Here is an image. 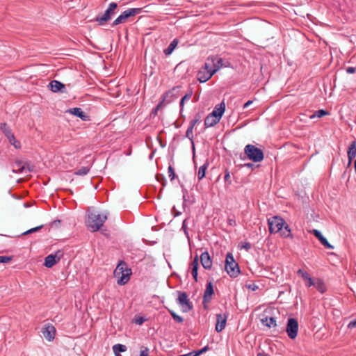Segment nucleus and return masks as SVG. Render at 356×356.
Segmentation results:
<instances>
[{"label":"nucleus","mask_w":356,"mask_h":356,"mask_svg":"<svg viewBox=\"0 0 356 356\" xmlns=\"http://www.w3.org/2000/svg\"><path fill=\"white\" fill-rule=\"evenodd\" d=\"M200 120H201V115L200 113H197L195 115V118L193 120H192L191 122H190V125L193 126V127H195L197 124L200 123Z\"/></svg>","instance_id":"37998d69"},{"label":"nucleus","mask_w":356,"mask_h":356,"mask_svg":"<svg viewBox=\"0 0 356 356\" xmlns=\"http://www.w3.org/2000/svg\"><path fill=\"white\" fill-rule=\"evenodd\" d=\"M244 166L252 170L254 168V164L252 163H245Z\"/></svg>","instance_id":"bf43d9fd"},{"label":"nucleus","mask_w":356,"mask_h":356,"mask_svg":"<svg viewBox=\"0 0 356 356\" xmlns=\"http://www.w3.org/2000/svg\"><path fill=\"white\" fill-rule=\"evenodd\" d=\"M181 229L184 230L185 235L188 238V232L186 227V220H184L182 222Z\"/></svg>","instance_id":"3c124183"},{"label":"nucleus","mask_w":356,"mask_h":356,"mask_svg":"<svg viewBox=\"0 0 356 356\" xmlns=\"http://www.w3.org/2000/svg\"><path fill=\"white\" fill-rule=\"evenodd\" d=\"M347 156L348 159V164L350 165L353 159L356 156V140L352 141V143L349 145L347 151Z\"/></svg>","instance_id":"393cba45"},{"label":"nucleus","mask_w":356,"mask_h":356,"mask_svg":"<svg viewBox=\"0 0 356 356\" xmlns=\"http://www.w3.org/2000/svg\"><path fill=\"white\" fill-rule=\"evenodd\" d=\"M124 271L125 272H122V273H120L119 277H117L118 279V284L119 285H124L130 279V275H131V269L128 268Z\"/></svg>","instance_id":"412c9836"},{"label":"nucleus","mask_w":356,"mask_h":356,"mask_svg":"<svg viewBox=\"0 0 356 356\" xmlns=\"http://www.w3.org/2000/svg\"><path fill=\"white\" fill-rule=\"evenodd\" d=\"M348 327L350 329L356 327V318L350 321L348 325Z\"/></svg>","instance_id":"6e6d98bb"},{"label":"nucleus","mask_w":356,"mask_h":356,"mask_svg":"<svg viewBox=\"0 0 356 356\" xmlns=\"http://www.w3.org/2000/svg\"><path fill=\"white\" fill-rule=\"evenodd\" d=\"M178 44V40L177 39H174L168 45V47L163 50V53L166 56L170 55L174 49L176 48V47Z\"/></svg>","instance_id":"7c9ffc66"},{"label":"nucleus","mask_w":356,"mask_h":356,"mask_svg":"<svg viewBox=\"0 0 356 356\" xmlns=\"http://www.w3.org/2000/svg\"><path fill=\"white\" fill-rule=\"evenodd\" d=\"M193 95V90L191 89L180 100L179 106H180V112H181L184 109V103L186 101H188Z\"/></svg>","instance_id":"f704fd0d"},{"label":"nucleus","mask_w":356,"mask_h":356,"mask_svg":"<svg viewBox=\"0 0 356 356\" xmlns=\"http://www.w3.org/2000/svg\"><path fill=\"white\" fill-rule=\"evenodd\" d=\"M312 233L316 237L321 243L327 249H334V246L331 245L327 238L324 237L322 234V233L318 230V229H313Z\"/></svg>","instance_id":"f3484780"},{"label":"nucleus","mask_w":356,"mask_h":356,"mask_svg":"<svg viewBox=\"0 0 356 356\" xmlns=\"http://www.w3.org/2000/svg\"><path fill=\"white\" fill-rule=\"evenodd\" d=\"M286 332L291 339L296 338L298 332V322L294 318H289L287 321Z\"/></svg>","instance_id":"6e6552de"},{"label":"nucleus","mask_w":356,"mask_h":356,"mask_svg":"<svg viewBox=\"0 0 356 356\" xmlns=\"http://www.w3.org/2000/svg\"><path fill=\"white\" fill-rule=\"evenodd\" d=\"M313 286H314L321 293H324L327 291L326 285L322 279L318 278L316 280H314V284Z\"/></svg>","instance_id":"c85d7f7f"},{"label":"nucleus","mask_w":356,"mask_h":356,"mask_svg":"<svg viewBox=\"0 0 356 356\" xmlns=\"http://www.w3.org/2000/svg\"><path fill=\"white\" fill-rule=\"evenodd\" d=\"M115 356H121L120 353L127 350V346L123 344L117 343L113 346Z\"/></svg>","instance_id":"c756f323"},{"label":"nucleus","mask_w":356,"mask_h":356,"mask_svg":"<svg viewBox=\"0 0 356 356\" xmlns=\"http://www.w3.org/2000/svg\"><path fill=\"white\" fill-rule=\"evenodd\" d=\"M257 356H270V355L266 354L265 352H260V353H257Z\"/></svg>","instance_id":"e2e57ef3"},{"label":"nucleus","mask_w":356,"mask_h":356,"mask_svg":"<svg viewBox=\"0 0 356 356\" xmlns=\"http://www.w3.org/2000/svg\"><path fill=\"white\" fill-rule=\"evenodd\" d=\"M215 73L211 70L204 71L200 68V70L197 72V79L200 83H204L209 80Z\"/></svg>","instance_id":"a211bd4d"},{"label":"nucleus","mask_w":356,"mask_h":356,"mask_svg":"<svg viewBox=\"0 0 356 356\" xmlns=\"http://www.w3.org/2000/svg\"><path fill=\"white\" fill-rule=\"evenodd\" d=\"M193 128H194V127L189 125V127H188V129L186 130L185 136L186 138H188L191 141L193 150V152H195V145H194V142H193Z\"/></svg>","instance_id":"c9c22d12"},{"label":"nucleus","mask_w":356,"mask_h":356,"mask_svg":"<svg viewBox=\"0 0 356 356\" xmlns=\"http://www.w3.org/2000/svg\"><path fill=\"white\" fill-rule=\"evenodd\" d=\"M229 222L230 225H235L236 224L235 223V220H229Z\"/></svg>","instance_id":"0e129e2a"},{"label":"nucleus","mask_w":356,"mask_h":356,"mask_svg":"<svg viewBox=\"0 0 356 356\" xmlns=\"http://www.w3.org/2000/svg\"><path fill=\"white\" fill-rule=\"evenodd\" d=\"M168 312L174 319V321L177 323H181L184 322V318L177 314L172 309H168Z\"/></svg>","instance_id":"4c0bfd02"},{"label":"nucleus","mask_w":356,"mask_h":356,"mask_svg":"<svg viewBox=\"0 0 356 356\" xmlns=\"http://www.w3.org/2000/svg\"><path fill=\"white\" fill-rule=\"evenodd\" d=\"M12 256H0V263L6 264L12 261Z\"/></svg>","instance_id":"49530a36"},{"label":"nucleus","mask_w":356,"mask_h":356,"mask_svg":"<svg viewBox=\"0 0 356 356\" xmlns=\"http://www.w3.org/2000/svg\"><path fill=\"white\" fill-rule=\"evenodd\" d=\"M225 270L232 278L236 277L241 272L238 264L235 261L233 254L231 252H228L226 255Z\"/></svg>","instance_id":"7ed1b4c3"},{"label":"nucleus","mask_w":356,"mask_h":356,"mask_svg":"<svg viewBox=\"0 0 356 356\" xmlns=\"http://www.w3.org/2000/svg\"><path fill=\"white\" fill-rule=\"evenodd\" d=\"M261 322L264 325L269 328L277 327L276 320L275 317L268 318V316H266L261 319Z\"/></svg>","instance_id":"bb28decb"},{"label":"nucleus","mask_w":356,"mask_h":356,"mask_svg":"<svg viewBox=\"0 0 356 356\" xmlns=\"http://www.w3.org/2000/svg\"><path fill=\"white\" fill-rule=\"evenodd\" d=\"M214 294L213 285L211 282H208L206 284V289L204 292L202 304L204 308L207 309L208 304L211 301L212 296Z\"/></svg>","instance_id":"f8f14e48"},{"label":"nucleus","mask_w":356,"mask_h":356,"mask_svg":"<svg viewBox=\"0 0 356 356\" xmlns=\"http://www.w3.org/2000/svg\"><path fill=\"white\" fill-rule=\"evenodd\" d=\"M142 8H129L123 11L112 23L111 26H115L120 24L125 23L130 17L141 13Z\"/></svg>","instance_id":"20e7f679"},{"label":"nucleus","mask_w":356,"mask_h":356,"mask_svg":"<svg viewBox=\"0 0 356 356\" xmlns=\"http://www.w3.org/2000/svg\"><path fill=\"white\" fill-rule=\"evenodd\" d=\"M225 111V104L222 102L220 104L216 105L213 110V111L210 113L214 117H216L218 120H220L224 112Z\"/></svg>","instance_id":"4be33fe9"},{"label":"nucleus","mask_w":356,"mask_h":356,"mask_svg":"<svg viewBox=\"0 0 356 356\" xmlns=\"http://www.w3.org/2000/svg\"><path fill=\"white\" fill-rule=\"evenodd\" d=\"M329 115V112L324 110V109H320L318 111H316L314 113H313L311 116H310V118L311 119H313L314 118H321L323 116H325V115Z\"/></svg>","instance_id":"e433bc0d"},{"label":"nucleus","mask_w":356,"mask_h":356,"mask_svg":"<svg viewBox=\"0 0 356 356\" xmlns=\"http://www.w3.org/2000/svg\"><path fill=\"white\" fill-rule=\"evenodd\" d=\"M280 234L284 238H293V235L291 234V229L289 228V226L286 222H285L284 226L283 227V229L280 232Z\"/></svg>","instance_id":"473e14b6"},{"label":"nucleus","mask_w":356,"mask_h":356,"mask_svg":"<svg viewBox=\"0 0 356 356\" xmlns=\"http://www.w3.org/2000/svg\"><path fill=\"white\" fill-rule=\"evenodd\" d=\"M181 86H174L172 89L166 91L163 95V102H165V104H170L174 99H176L179 95Z\"/></svg>","instance_id":"9b49d317"},{"label":"nucleus","mask_w":356,"mask_h":356,"mask_svg":"<svg viewBox=\"0 0 356 356\" xmlns=\"http://www.w3.org/2000/svg\"><path fill=\"white\" fill-rule=\"evenodd\" d=\"M156 179L157 180L159 181V182H161L162 183V185L163 186H165V184H166V180H165V178L163 175H156Z\"/></svg>","instance_id":"09e8293b"},{"label":"nucleus","mask_w":356,"mask_h":356,"mask_svg":"<svg viewBox=\"0 0 356 356\" xmlns=\"http://www.w3.org/2000/svg\"><path fill=\"white\" fill-rule=\"evenodd\" d=\"M297 274L300 275L305 281L307 282L306 286L310 287L314 284V280L311 277L309 274L303 269H299L297 271Z\"/></svg>","instance_id":"aec40b11"},{"label":"nucleus","mask_w":356,"mask_h":356,"mask_svg":"<svg viewBox=\"0 0 356 356\" xmlns=\"http://www.w3.org/2000/svg\"><path fill=\"white\" fill-rule=\"evenodd\" d=\"M241 248H244L248 251L251 248V244L249 242H245L241 245Z\"/></svg>","instance_id":"864d4df0"},{"label":"nucleus","mask_w":356,"mask_h":356,"mask_svg":"<svg viewBox=\"0 0 356 356\" xmlns=\"http://www.w3.org/2000/svg\"><path fill=\"white\" fill-rule=\"evenodd\" d=\"M209 166L208 161H206L204 164H203L202 166L200 167L198 172H197V178L199 180L202 179L206 175V170Z\"/></svg>","instance_id":"72a5a7b5"},{"label":"nucleus","mask_w":356,"mask_h":356,"mask_svg":"<svg viewBox=\"0 0 356 356\" xmlns=\"http://www.w3.org/2000/svg\"><path fill=\"white\" fill-rule=\"evenodd\" d=\"M240 158L243 160L248 158L254 163H258L264 160V154L261 149L254 145L248 144L244 148V156L241 154Z\"/></svg>","instance_id":"f03ea898"},{"label":"nucleus","mask_w":356,"mask_h":356,"mask_svg":"<svg viewBox=\"0 0 356 356\" xmlns=\"http://www.w3.org/2000/svg\"><path fill=\"white\" fill-rule=\"evenodd\" d=\"M168 176L170 179V181H173L177 177L175 172V170L172 165L168 166Z\"/></svg>","instance_id":"79ce46f5"},{"label":"nucleus","mask_w":356,"mask_h":356,"mask_svg":"<svg viewBox=\"0 0 356 356\" xmlns=\"http://www.w3.org/2000/svg\"><path fill=\"white\" fill-rule=\"evenodd\" d=\"M354 168H355V172L356 173V160L354 162Z\"/></svg>","instance_id":"69168bd1"},{"label":"nucleus","mask_w":356,"mask_h":356,"mask_svg":"<svg viewBox=\"0 0 356 356\" xmlns=\"http://www.w3.org/2000/svg\"><path fill=\"white\" fill-rule=\"evenodd\" d=\"M60 223V220H56L52 222L51 225L57 227Z\"/></svg>","instance_id":"052dcab7"},{"label":"nucleus","mask_w":356,"mask_h":356,"mask_svg":"<svg viewBox=\"0 0 356 356\" xmlns=\"http://www.w3.org/2000/svg\"><path fill=\"white\" fill-rule=\"evenodd\" d=\"M179 214H180V212H176V215H175V216H179Z\"/></svg>","instance_id":"338daca9"},{"label":"nucleus","mask_w":356,"mask_h":356,"mask_svg":"<svg viewBox=\"0 0 356 356\" xmlns=\"http://www.w3.org/2000/svg\"><path fill=\"white\" fill-rule=\"evenodd\" d=\"M43 227H44V225H42L31 228V229L24 232V233H22V235H27V234H30L33 232H38V231L40 230Z\"/></svg>","instance_id":"c03bdc74"},{"label":"nucleus","mask_w":356,"mask_h":356,"mask_svg":"<svg viewBox=\"0 0 356 356\" xmlns=\"http://www.w3.org/2000/svg\"><path fill=\"white\" fill-rule=\"evenodd\" d=\"M227 317L228 314L227 313L216 314V324L215 329L217 332H220L225 329Z\"/></svg>","instance_id":"4468645a"},{"label":"nucleus","mask_w":356,"mask_h":356,"mask_svg":"<svg viewBox=\"0 0 356 356\" xmlns=\"http://www.w3.org/2000/svg\"><path fill=\"white\" fill-rule=\"evenodd\" d=\"M210 349L209 346L207 345L204 347H203L202 348L200 349V350H197V352L199 355V356L204 353H206L207 350H209Z\"/></svg>","instance_id":"603ef678"},{"label":"nucleus","mask_w":356,"mask_h":356,"mask_svg":"<svg viewBox=\"0 0 356 356\" xmlns=\"http://www.w3.org/2000/svg\"><path fill=\"white\" fill-rule=\"evenodd\" d=\"M246 287L250 290H252V291H256L257 289H258V286L256 285L255 284H247L246 285Z\"/></svg>","instance_id":"5fc2aeb1"},{"label":"nucleus","mask_w":356,"mask_h":356,"mask_svg":"<svg viewBox=\"0 0 356 356\" xmlns=\"http://www.w3.org/2000/svg\"><path fill=\"white\" fill-rule=\"evenodd\" d=\"M225 172V176H224L225 181L226 183H227L228 184H231L232 181L230 179L229 171L227 169H226Z\"/></svg>","instance_id":"de8ad7c7"},{"label":"nucleus","mask_w":356,"mask_h":356,"mask_svg":"<svg viewBox=\"0 0 356 356\" xmlns=\"http://www.w3.org/2000/svg\"><path fill=\"white\" fill-rule=\"evenodd\" d=\"M147 319L143 316H136L134 319V322L137 325H142Z\"/></svg>","instance_id":"a18cd8bd"},{"label":"nucleus","mask_w":356,"mask_h":356,"mask_svg":"<svg viewBox=\"0 0 356 356\" xmlns=\"http://www.w3.org/2000/svg\"><path fill=\"white\" fill-rule=\"evenodd\" d=\"M118 3L112 2L108 5V8L105 10L104 13L102 16H97L95 21L98 22L99 25H105L108 21H110L113 16L115 15V10L118 8Z\"/></svg>","instance_id":"39448f33"},{"label":"nucleus","mask_w":356,"mask_h":356,"mask_svg":"<svg viewBox=\"0 0 356 356\" xmlns=\"http://www.w3.org/2000/svg\"><path fill=\"white\" fill-rule=\"evenodd\" d=\"M106 220V215L92 211L88 213L86 223L90 230L94 232L99 230Z\"/></svg>","instance_id":"f257e3e1"},{"label":"nucleus","mask_w":356,"mask_h":356,"mask_svg":"<svg viewBox=\"0 0 356 356\" xmlns=\"http://www.w3.org/2000/svg\"><path fill=\"white\" fill-rule=\"evenodd\" d=\"M63 257L62 250H58L54 254H50L44 258V265L47 268H51L57 264Z\"/></svg>","instance_id":"9d476101"},{"label":"nucleus","mask_w":356,"mask_h":356,"mask_svg":"<svg viewBox=\"0 0 356 356\" xmlns=\"http://www.w3.org/2000/svg\"><path fill=\"white\" fill-rule=\"evenodd\" d=\"M0 129L5 134L11 145H13L15 148H19L21 147L20 143L15 140L14 134L12 133L11 129L6 122L1 124Z\"/></svg>","instance_id":"1a4fd4ad"},{"label":"nucleus","mask_w":356,"mask_h":356,"mask_svg":"<svg viewBox=\"0 0 356 356\" xmlns=\"http://www.w3.org/2000/svg\"><path fill=\"white\" fill-rule=\"evenodd\" d=\"M213 64V63H212L211 60H208V58H207L206 62L204 63V65L201 67V69L204 71L211 72L213 69H214Z\"/></svg>","instance_id":"ea45409f"},{"label":"nucleus","mask_w":356,"mask_h":356,"mask_svg":"<svg viewBox=\"0 0 356 356\" xmlns=\"http://www.w3.org/2000/svg\"><path fill=\"white\" fill-rule=\"evenodd\" d=\"M128 267L127 263L122 260L120 261L116 268L114 270L115 277H119L120 273H122V272H124V270H125Z\"/></svg>","instance_id":"cd10ccee"},{"label":"nucleus","mask_w":356,"mask_h":356,"mask_svg":"<svg viewBox=\"0 0 356 356\" xmlns=\"http://www.w3.org/2000/svg\"><path fill=\"white\" fill-rule=\"evenodd\" d=\"M208 60H211L214 69H213V72L216 74L217 71H218L222 67H227L229 64V62L226 63H224V60L222 58L218 57V56H210L208 57Z\"/></svg>","instance_id":"ddd939ff"},{"label":"nucleus","mask_w":356,"mask_h":356,"mask_svg":"<svg viewBox=\"0 0 356 356\" xmlns=\"http://www.w3.org/2000/svg\"><path fill=\"white\" fill-rule=\"evenodd\" d=\"M49 86L51 90L54 92H63V89L65 88V86L63 83H61L60 81H57V80L51 81L49 83Z\"/></svg>","instance_id":"b1692460"},{"label":"nucleus","mask_w":356,"mask_h":356,"mask_svg":"<svg viewBox=\"0 0 356 356\" xmlns=\"http://www.w3.org/2000/svg\"><path fill=\"white\" fill-rule=\"evenodd\" d=\"M90 171V168L86 166L81 167L74 172V175L83 176L87 175Z\"/></svg>","instance_id":"58836bf2"},{"label":"nucleus","mask_w":356,"mask_h":356,"mask_svg":"<svg viewBox=\"0 0 356 356\" xmlns=\"http://www.w3.org/2000/svg\"><path fill=\"white\" fill-rule=\"evenodd\" d=\"M182 356H199V355L197 350H195Z\"/></svg>","instance_id":"13d9d810"},{"label":"nucleus","mask_w":356,"mask_h":356,"mask_svg":"<svg viewBox=\"0 0 356 356\" xmlns=\"http://www.w3.org/2000/svg\"><path fill=\"white\" fill-rule=\"evenodd\" d=\"M200 262L202 267L206 270H210L212 267V259L207 251L203 252L200 255Z\"/></svg>","instance_id":"dca6fc26"},{"label":"nucleus","mask_w":356,"mask_h":356,"mask_svg":"<svg viewBox=\"0 0 356 356\" xmlns=\"http://www.w3.org/2000/svg\"><path fill=\"white\" fill-rule=\"evenodd\" d=\"M67 112L79 118L83 121H88L90 120L89 115L82 111L81 108H72L67 111Z\"/></svg>","instance_id":"6ab92c4d"},{"label":"nucleus","mask_w":356,"mask_h":356,"mask_svg":"<svg viewBox=\"0 0 356 356\" xmlns=\"http://www.w3.org/2000/svg\"><path fill=\"white\" fill-rule=\"evenodd\" d=\"M42 332L44 337L49 341H51L55 338L56 328L51 324L45 325L42 328Z\"/></svg>","instance_id":"2eb2a0df"},{"label":"nucleus","mask_w":356,"mask_h":356,"mask_svg":"<svg viewBox=\"0 0 356 356\" xmlns=\"http://www.w3.org/2000/svg\"><path fill=\"white\" fill-rule=\"evenodd\" d=\"M25 169L24 165H23L22 161H15L13 165V172L15 173H22L24 172Z\"/></svg>","instance_id":"2f4dec72"},{"label":"nucleus","mask_w":356,"mask_h":356,"mask_svg":"<svg viewBox=\"0 0 356 356\" xmlns=\"http://www.w3.org/2000/svg\"><path fill=\"white\" fill-rule=\"evenodd\" d=\"M164 104H165V102H163V99L161 98V102L157 104V106L154 108H153L151 114L154 116L156 115L159 110L163 106Z\"/></svg>","instance_id":"a19ab883"},{"label":"nucleus","mask_w":356,"mask_h":356,"mask_svg":"<svg viewBox=\"0 0 356 356\" xmlns=\"http://www.w3.org/2000/svg\"><path fill=\"white\" fill-rule=\"evenodd\" d=\"M346 70L348 74H353L355 72L356 69L354 67H348Z\"/></svg>","instance_id":"4d7b16f0"},{"label":"nucleus","mask_w":356,"mask_h":356,"mask_svg":"<svg viewBox=\"0 0 356 356\" xmlns=\"http://www.w3.org/2000/svg\"><path fill=\"white\" fill-rule=\"evenodd\" d=\"M198 260V256L195 255L190 265L191 274L195 282H197V271L199 268Z\"/></svg>","instance_id":"5701e85b"},{"label":"nucleus","mask_w":356,"mask_h":356,"mask_svg":"<svg viewBox=\"0 0 356 356\" xmlns=\"http://www.w3.org/2000/svg\"><path fill=\"white\" fill-rule=\"evenodd\" d=\"M252 104V100L248 101L246 103L244 104L243 108H246L247 107H248Z\"/></svg>","instance_id":"680f3d73"},{"label":"nucleus","mask_w":356,"mask_h":356,"mask_svg":"<svg viewBox=\"0 0 356 356\" xmlns=\"http://www.w3.org/2000/svg\"><path fill=\"white\" fill-rule=\"evenodd\" d=\"M220 120H218L216 117L209 113L204 120V126L206 128L213 127L218 123Z\"/></svg>","instance_id":"a878e982"},{"label":"nucleus","mask_w":356,"mask_h":356,"mask_svg":"<svg viewBox=\"0 0 356 356\" xmlns=\"http://www.w3.org/2000/svg\"><path fill=\"white\" fill-rule=\"evenodd\" d=\"M177 303L180 305L183 312H188L193 309V303L190 301L188 294L184 291H177Z\"/></svg>","instance_id":"423d86ee"},{"label":"nucleus","mask_w":356,"mask_h":356,"mask_svg":"<svg viewBox=\"0 0 356 356\" xmlns=\"http://www.w3.org/2000/svg\"><path fill=\"white\" fill-rule=\"evenodd\" d=\"M269 232L270 234L280 232L285 225V220L277 216L271 217L268 220Z\"/></svg>","instance_id":"0eeeda50"},{"label":"nucleus","mask_w":356,"mask_h":356,"mask_svg":"<svg viewBox=\"0 0 356 356\" xmlns=\"http://www.w3.org/2000/svg\"><path fill=\"white\" fill-rule=\"evenodd\" d=\"M140 356H149V348L147 347L142 346Z\"/></svg>","instance_id":"8fccbe9b"}]
</instances>
